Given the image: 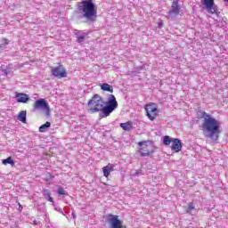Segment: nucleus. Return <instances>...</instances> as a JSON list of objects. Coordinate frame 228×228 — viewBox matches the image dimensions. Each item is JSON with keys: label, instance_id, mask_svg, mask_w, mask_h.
I'll return each instance as SVG.
<instances>
[{"label": "nucleus", "instance_id": "nucleus-1", "mask_svg": "<svg viewBox=\"0 0 228 228\" xmlns=\"http://www.w3.org/2000/svg\"><path fill=\"white\" fill-rule=\"evenodd\" d=\"M86 108L89 113H99L101 111L104 118L110 117L112 111L118 108V102L113 94H109L108 102H104V98L99 94H94L88 101Z\"/></svg>", "mask_w": 228, "mask_h": 228}, {"label": "nucleus", "instance_id": "nucleus-2", "mask_svg": "<svg viewBox=\"0 0 228 228\" xmlns=\"http://www.w3.org/2000/svg\"><path fill=\"white\" fill-rule=\"evenodd\" d=\"M200 113L201 118H203L202 131L208 133L212 142L216 143L222 134V123L206 111H201Z\"/></svg>", "mask_w": 228, "mask_h": 228}, {"label": "nucleus", "instance_id": "nucleus-3", "mask_svg": "<svg viewBox=\"0 0 228 228\" xmlns=\"http://www.w3.org/2000/svg\"><path fill=\"white\" fill-rule=\"evenodd\" d=\"M77 6L83 13V17L94 22L97 20V6L92 2V0H83L77 4Z\"/></svg>", "mask_w": 228, "mask_h": 228}, {"label": "nucleus", "instance_id": "nucleus-4", "mask_svg": "<svg viewBox=\"0 0 228 228\" xmlns=\"http://www.w3.org/2000/svg\"><path fill=\"white\" fill-rule=\"evenodd\" d=\"M137 153L141 158H147L154 154V144L151 141H142L138 142Z\"/></svg>", "mask_w": 228, "mask_h": 228}, {"label": "nucleus", "instance_id": "nucleus-5", "mask_svg": "<svg viewBox=\"0 0 228 228\" xmlns=\"http://www.w3.org/2000/svg\"><path fill=\"white\" fill-rule=\"evenodd\" d=\"M163 143L165 145H170L171 143V151H173V152H181V151H183V142L177 138L172 139L170 136L165 135Z\"/></svg>", "mask_w": 228, "mask_h": 228}, {"label": "nucleus", "instance_id": "nucleus-6", "mask_svg": "<svg viewBox=\"0 0 228 228\" xmlns=\"http://www.w3.org/2000/svg\"><path fill=\"white\" fill-rule=\"evenodd\" d=\"M40 110H45L46 117H51V108L44 98L37 100L33 104V111H40Z\"/></svg>", "mask_w": 228, "mask_h": 228}, {"label": "nucleus", "instance_id": "nucleus-7", "mask_svg": "<svg viewBox=\"0 0 228 228\" xmlns=\"http://www.w3.org/2000/svg\"><path fill=\"white\" fill-rule=\"evenodd\" d=\"M146 111V117H148L149 120H156V117H158V107H156V103L150 102L147 105H145L144 108Z\"/></svg>", "mask_w": 228, "mask_h": 228}, {"label": "nucleus", "instance_id": "nucleus-8", "mask_svg": "<svg viewBox=\"0 0 228 228\" xmlns=\"http://www.w3.org/2000/svg\"><path fill=\"white\" fill-rule=\"evenodd\" d=\"M51 72L54 77H57V79H63V77H67L68 74L65 66L62 64H59L56 67H52Z\"/></svg>", "mask_w": 228, "mask_h": 228}, {"label": "nucleus", "instance_id": "nucleus-9", "mask_svg": "<svg viewBox=\"0 0 228 228\" xmlns=\"http://www.w3.org/2000/svg\"><path fill=\"white\" fill-rule=\"evenodd\" d=\"M201 4L205 6L208 13H211V15H218L220 13L218 6L215 4V0H201Z\"/></svg>", "mask_w": 228, "mask_h": 228}, {"label": "nucleus", "instance_id": "nucleus-10", "mask_svg": "<svg viewBox=\"0 0 228 228\" xmlns=\"http://www.w3.org/2000/svg\"><path fill=\"white\" fill-rule=\"evenodd\" d=\"M108 222L110 225V228H127V226L124 225V222L118 219V216L109 214L107 216Z\"/></svg>", "mask_w": 228, "mask_h": 228}, {"label": "nucleus", "instance_id": "nucleus-11", "mask_svg": "<svg viewBox=\"0 0 228 228\" xmlns=\"http://www.w3.org/2000/svg\"><path fill=\"white\" fill-rule=\"evenodd\" d=\"M181 7L179 6V0H174L171 5V10L168 12L169 15H179Z\"/></svg>", "mask_w": 228, "mask_h": 228}, {"label": "nucleus", "instance_id": "nucleus-12", "mask_svg": "<svg viewBox=\"0 0 228 228\" xmlns=\"http://www.w3.org/2000/svg\"><path fill=\"white\" fill-rule=\"evenodd\" d=\"M103 177H110L111 172H115V165L109 163L107 166L102 167Z\"/></svg>", "mask_w": 228, "mask_h": 228}, {"label": "nucleus", "instance_id": "nucleus-13", "mask_svg": "<svg viewBox=\"0 0 228 228\" xmlns=\"http://www.w3.org/2000/svg\"><path fill=\"white\" fill-rule=\"evenodd\" d=\"M15 97L17 102H22L23 104H26L29 101V96L24 93H16Z\"/></svg>", "mask_w": 228, "mask_h": 228}, {"label": "nucleus", "instance_id": "nucleus-14", "mask_svg": "<svg viewBox=\"0 0 228 228\" xmlns=\"http://www.w3.org/2000/svg\"><path fill=\"white\" fill-rule=\"evenodd\" d=\"M119 126L123 131H131V129H133V122L127 121L126 123H121Z\"/></svg>", "mask_w": 228, "mask_h": 228}, {"label": "nucleus", "instance_id": "nucleus-15", "mask_svg": "<svg viewBox=\"0 0 228 228\" xmlns=\"http://www.w3.org/2000/svg\"><path fill=\"white\" fill-rule=\"evenodd\" d=\"M101 89L103 90V92H110V94H113V86L110 84L104 83L101 85Z\"/></svg>", "mask_w": 228, "mask_h": 228}, {"label": "nucleus", "instance_id": "nucleus-16", "mask_svg": "<svg viewBox=\"0 0 228 228\" xmlns=\"http://www.w3.org/2000/svg\"><path fill=\"white\" fill-rule=\"evenodd\" d=\"M3 165H11V167H15V161H13V159L12 157H8L5 159L2 160Z\"/></svg>", "mask_w": 228, "mask_h": 228}, {"label": "nucleus", "instance_id": "nucleus-17", "mask_svg": "<svg viewBox=\"0 0 228 228\" xmlns=\"http://www.w3.org/2000/svg\"><path fill=\"white\" fill-rule=\"evenodd\" d=\"M26 110L20 111L18 115V120H20V122H22L23 124H26Z\"/></svg>", "mask_w": 228, "mask_h": 228}, {"label": "nucleus", "instance_id": "nucleus-18", "mask_svg": "<svg viewBox=\"0 0 228 228\" xmlns=\"http://www.w3.org/2000/svg\"><path fill=\"white\" fill-rule=\"evenodd\" d=\"M86 37H88V33H83L82 35H78L77 37V41L78 44H82V42H85Z\"/></svg>", "mask_w": 228, "mask_h": 228}, {"label": "nucleus", "instance_id": "nucleus-19", "mask_svg": "<svg viewBox=\"0 0 228 228\" xmlns=\"http://www.w3.org/2000/svg\"><path fill=\"white\" fill-rule=\"evenodd\" d=\"M46 127H51V122L47 121L45 124L39 127V133H45Z\"/></svg>", "mask_w": 228, "mask_h": 228}, {"label": "nucleus", "instance_id": "nucleus-20", "mask_svg": "<svg viewBox=\"0 0 228 228\" xmlns=\"http://www.w3.org/2000/svg\"><path fill=\"white\" fill-rule=\"evenodd\" d=\"M193 209H195V205L193 204V202H190L188 205L187 212L190 213V211H193Z\"/></svg>", "mask_w": 228, "mask_h": 228}, {"label": "nucleus", "instance_id": "nucleus-21", "mask_svg": "<svg viewBox=\"0 0 228 228\" xmlns=\"http://www.w3.org/2000/svg\"><path fill=\"white\" fill-rule=\"evenodd\" d=\"M43 193H44V195H45V197H51V192L49 191V190H47V189H45L44 191H43Z\"/></svg>", "mask_w": 228, "mask_h": 228}, {"label": "nucleus", "instance_id": "nucleus-22", "mask_svg": "<svg viewBox=\"0 0 228 228\" xmlns=\"http://www.w3.org/2000/svg\"><path fill=\"white\" fill-rule=\"evenodd\" d=\"M58 193L59 195H65V190L63 189V187H59Z\"/></svg>", "mask_w": 228, "mask_h": 228}, {"label": "nucleus", "instance_id": "nucleus-23", "mask_svg": "<svg viewBox=\"0 0 228 228\" xmlns=\"http://www.w3.org/2000/svg\"><path fill=\"white\" fill-rule=\"evenodd\" d=\"M4 43L5 45H8L10 44V42L6 38L4 39Z\"/></svg>", "mask_w": 228, "mask_h": 228}, {"label": "nucleus", "instance_id": "nucleus-24", "mask_svg": "<svg viewBox=\"0 0 228 228\" xmlns=\"http://www.w3.org/2000/svg\"><path fill=\"white\" fill-rule=\"evenodd\" d=\"M18 206H19V210L22 211V205H20V203H18Z\"/></svg>", "mask_w": 228, "mask_h": 228}, {"label": "nucleus", "instance_id": "nucleus-25", "mask_svg": "<svg viewBox=\"0 0 228 228\" xmlns=\"http://www.w3.org/2000/svg\"><path fill=\"white\" fill-rule=\"evenodd\" d=\"M48 200H49V202H53V197L48 196Z\"/></svg>", "mask_w": 228, "mask_h": 228}, {"label": "nucleus", "instance_id": "nucleus-26", "mask_svg": "<svg viewBox=\"0 0 228 228\" xmlns=\"http://www.w3.org/2000/svg\"><path fill=\"white\" fill-rule=\"evenodd\" d=\"M34 225H38V221L35 220L34 221Z\"/></svg>", "mask_w": 228, "mask_h": 228}, {"label": "nucleus", "instance_id": "nucleus-27", "mask_svg": "<svg viewBox=\"0 0 228 228\" xmlns=\"http://www.w3.org/2000/svg\"><path fill=\"white\" fill-rule=\"evenodd\" d=\"M162 25H163V22H160V23H159V27L161 28Z\"/></svg>", "mask_w": 228, "mask_h": 228}, {"label": "nucleus", "instance_id": "nucleus-28", "mask_svg": "<svg viewBox=\"0 0 228 228\" xmlns=\"http://www.w3.org/2000/svg\"><path fill=\"white\" fill-rule=\"evenodd\" d=\"M52 179H54V175H52Z\"/></svg>", "mask_w": 228, "mask_h": 228}]
</instances>
